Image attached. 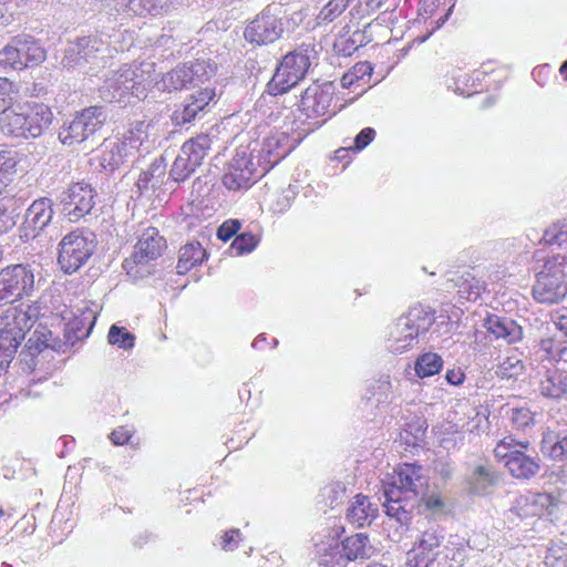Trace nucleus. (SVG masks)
I'll list each match as a JSON object with an SVG mask.
<instances>
[{
    "instance_id": "1",
    "label": "nucleus",
    "mask_w": 567,
    "mask_h": 567,
    "mask_svg": "<svg viewBox=\"0 0 567 567\" xmlns=\"http://www.w3.org/2000/svg\"><path fill=\"white\" fill-rule=\"evenodd\" d=\"M382 484L388 536L400 543L409 530L414 509L426 494L429 476L422 466L404 463L388 473Z\"/></svg>"
},
{
    "instance_id": "2",
    "label": "nucleus",
    "mask_w": 567,
    "mask_h": 567,
    "mask_svg": "<svg viewBox=\"0 0 567 567\" xmlns=\"http://www.w3.org/2000/svg\"><path fill=\"white\" fill-rule=\"evenodd\" d=\"M151 124L137 121L131 124L122 140L105 138L100 147V166L113 173L127 163H134L154 147L155 140L151 137Z\"/></svg>"
},
{
    "instance_id": "3",
    "label": "nucleus",
    "mask_w": 567,
    "mask_h": 567,
    "mask_svg": "<svg viewBox=\"0 0 567 567\" xmlns=\"http://www.w3.org/2000/svg\"><path fill=\"white\" fill-rule=\"evenodd\" d=\"M154 73L155 63L153 62L124 64L105 76L104 84L100 90L101 95L105 100L118 102L127 95L141 99L152 86Z\"/></svg>"
},
{
    "instance_id": "4",
    "label": "nucleus",
    "mask_w": 567,
    "mask_h": 567,
    "mask_svg": "<svg viewBox=\"0 0 567 567\" xmlns=\"http://www.w3.org/2000/svg\"><path fill=\"white\" fill-rule=\"evenodd\" d=\"M434 321L433 311L422 306L412 307L389 326L388 349L396 354L410 350L419 342L420 334L425 333Z\"/></svg>"
},
{
    "instance_id": "5",
    "label": "nucleus",
    "mask_w": 567,
    "mask_h": 567,
    "mask_svg": "<svg viewBox=\"0 0 567 567\" xmlns=\"http://www.w3.org/2000/svg\"><path fill=\"white\" fill-rule=\"evenodd\" d=\"M494 454L516 478L528 480L540 470L539 458L530 450L528 441L506 436L496 444Z\"/></svg>"
},
{
    "instance_id": "6",
    "label": "nucleus",
    "mask_w": 567,
    "mask_h": 567,
    "mask_svg": "<svg viewBox=\"0 0 567 567\" xmlns=\"http://www.w3.org/2000/svg\"><path fill=\"white\" fill-rule=\"evenodd\" d=\"M567 295V257L548 258L537 274L533 296L540 303H557Z\"/></svg>"
},
{
    "instance_id": "7",
    "label": "nucleus",
    "mask_w": 567,
    "mask_h": 567,
    "mask_svg": "<svg viewBox=\"0 0 567 567\" xmlns=\"http://www.w3.org/2000/svg\"><path fill=\"white\" fill-rule=\"evenodd\" d=\"M313 49L310 45H300L288 52L279 63L269 83L272 94H284L298 84L307 74L311 65Z\"/></svg>"
},
{
    "instance_id": "8",
    "label": "nucleus",
    "mask_w": 567,
    "mask_h": 567,
    "mask_svg": "<svg viewBox=\"0 0 567 567\" xmlns=\"http://www.w3.org/2000/svg\"><path fill=\"white\" fill-rule=\"evenodd\" d=\"M93 233L76 229L65 235L59 244L58 262L65 274L78 271L95 250Z\"/></svg>"
},
{
    "instance_id": "9",
    "label": "nucleus",
    "mask_w": 567,
    "mask_h": 567,
    "mask_svg": "<svg viewBox=\"0 0 567 567\" xmlns=\"http://www.w3.org/2000/svg\"><path fill=\"white\" fill-rule=\"evenodd\" d=\"M34 285V269L30 265L17 264L1 269L0 306L31 296Z\"/></svg>"
},
{
    "instance_id": "10",
    "label": "nucleus",
    "mask_w": 567,
    "mask_h": 567,
    "mask_svg": "<svg viewBox=\"0 0 567 567\" xmlns=\"http://www.w3.org/2000/svg\"><path fill=\"white\" fill-rule=\"evenodd\" d=\"M284 9L280 3L268 4L246 27L245 39L257 45L268 44L277 41L284 33Z\"/></svg>"
},
{
    "instance_id": "11",
    "label": "nucleus",
    "mask_w": 567,
    "mask_h": 567,
    "mask_svg": "<svg viewBox=\"0 0 567 567\" xmlns=\"http://www.w3.org/2000/svg\"><path fill=\"white\" fill-rule=\"evenodd\" d=\"M107 117L103 106H90L80 112L68 125L59 132L62 144L72 146L86 141L97 132Z\"/></svg>"
},
{
    "instance_id": "12",
    "label": "nucleus",
    "mask_w": 567,
    "mask_h": 567,
    "mask_svg": "<svg viewBox=\"0 0 567 567\" xmlns=\"http://www.w3.org/2000/svg\"><path fill=\"white\" fill-rule=\"evenodd\" d=\"M215 72L216 68L210 62L196 60L167 72L157 85L167 91L189 89L205 83Z\"/></svg>"
},
{
    "instance_id": "13",
    "label": "nucleus",
    "mask_w": 567,
    "mask_h": 567,
    "mask_svg": "<svg viewBox=\"0 0 567 567\" xmlns=\"http://www.w3.org/2000/svg\"><path fill=\"white\" fill-rule=\"evenodd\" d=\"M212 146V138L207 134L197 135L185 142L175 158L169 177L175 183L184 182L202 164Z\"/></svg>"
},
{
    "instance_id": "14",
    "label": "nucleus",
    "mask_w": 567,
    "mask_h": 567,
    "mask_svg": "<svg viewBox=\"0 0 567 567\" xmlns=\"http://www.w3.org/2000/svg\"><path fill=\"white\" fill-rule=\"evenodd\" d=\"M254 159V154L246 148L237 150L224 173V186L233 192L249 188L256 178L265 174Z\"/></svg>"
},
{
    "instance_id": "15",
    "label": "nucleus",
    "mask_w": 567,
    "mask_h": 567,
    "mask_svg": "<svg viewBox=\"0 0 567 567\" xmlns=\"http://www.w3.org/2000/svg\"><path fill=\"white\" fill-rule=\"evenodd\" d=\"M334 536L331 540L326 544H317L318 551L322 553L324 556H331V560L324 559V564L333 563L334 557L339 555L340 557L336 559V564H340V559L346 558L347 560H357V559H365L369 558L372 554V546L370 545L369 538L364 534H355L353 536L347 537L341 544L336 539V536L339 535V528L333 530Z\"/></svg>"
},
{
    "instance_id": "16",
    "label": "nucleus",
    "mask_w": 567,
    "mask_h": 567,
    "mask_svg": "<svg viewBox=\"0 0 567 567\" xmlns=\"http://www.w3.org/2000/svg\"><path fill=\"white\" fill-rule=\"evenodd\" d=\"M59 202L69 220L78 221L93 209L95 193L89 184L75 183L60 195Z\"/></svg>"
},
{
    "instance_id": "17",
    "label": "nucleus",
    "mask_w": 567,
    "mask_h": 567,
    "mask_svg": "<svg viewBox=\"0 0 567 567\" xmlns=\"http://www.w3.org/2000/svg\"><path fill=\"white\" fill-rule=\"evenodd\" d=\"M165 248V240L156 228L150 227L143 231L134 247V252L123 262V267L130 274L133 266L146 265L159 257Z\"/></svg>"
},
{
    "instance_id": "18",
    "label": "nucleus",
    "mask_w": 567,
    "mask_h": 567,
    "mask_svg": "<svg viewBox=\"0 0 567 567\" xmlns=\"http://www.w3.org/2000/svg\"><path fill=\"white\" fill-rule=\"evenodd\" d=\"M333 94L332 82H315L302 92L300 107L308 117L323 116L330 113Z\"/></svg>"
},
{
    "instance_id": "19",
    "label": "nucleus",
    "mask_w": 567,
    "mask_h": 567,
    "mask_svg": "<svg viewBox=\"0 0 567 567\" xmlns=\"http://www.w3.org/2000/svg\"><path fill=\"white\" fill-rule=\"evenodd\" d=\"M558 501L547 493L523 495L517 498L513 511L520 518L554 517L558 512Z\"/></svg>"
},
{
    "instance_id": "20",
    "label": "nucleus",
    "mask_w": 567,
    "mask_h": 567,
    "mask_svg": "<svg viewBox=\"0 0 567 567\" xmlns=\"http://www.w3.org/2000/svg\"><path fill=\"white\" fill-rule=\"evenodd\" d=\"M292 150L289 137L285 133H275L264 140L258 154V165L264 173L268 172L280 159L286 157Z\"/></svg>"
},
{
    "instance_id": "21",
    "label": "nucleus",
    "mask_w": 567,
    "mask_h": 567,
    "mask_svg": "<svg viewBox=\"0 0 567 567\" xmlns=\"http://www.w3.org/2000/svg\"><path fill=\"white\" fill-rule=\"evenodd\" d=\"M20 114L25 120L27 137H39L49 128L53 114L50 107L43 103H28L19 106Z\"/></svg>"
},
{
    "instance_id": "22",
    "label": "nucleus",
    "mask_w": 567,
    "mask_h": 567,
    "mask_svg": "<svg viewBox=\"0 0 567 567\" xmlns=\"http://www.w3.org/2000/svg\"><path fill=\"white\" fill-rule=\"evenodd\" d=\"M486 330L506 343H515L523 338V329L513 319L497 315H488L484 320Z\"/></svg>"
},
{
    "instance_id": "23",
    "label": "nucleus",
    "mask_w": 567,
    "mask_h": 567,
    "mask_svg": "<svg viewBox=\"0 0 567 567\" xmlns=\"http://www.w3.org/2000/svg\"><path fill=\"white\" fill-rule=\"evenodd\" d=\"M498 474L488 462L474 466L467 478L468 489L475 495H486L498 483Z\"/></svg>"
},
{
    "instance_id": "24",
    "label": "nucleus",
    "mask_w": 567,
    "mask_h": 567,
    "mask_svg": "<svg viewBox=\"0 0 567 567\" xmlns=\"http://www.w3.org/2000/svg\"><path fill=\"white\" fill-rule=\"evenodd\" d=\"M166 167L167 165L164 157L159 156L156 157L146 169H143L135 184L140 194L158 189L165 182Z\"/></svg>"
},
{
    "instance_id": "25",
    "label": "nucleus",
    "mask_w": 567,
    "mask_h": 567,
    "mask_svg": "<svg viewBox=\"0 0 567 567\" xmlns=\"http://www.w3.org/2000/svg\"><path fill=\"white\" fill-rule=\"evenodd\" d=\"M53 217L52 200L47 197L34 200L27 209L25 225L33 230L44 229Z\"/></svg>"
},
{
    "instance_id": "26",
    "label": "nucleus",
    "mask_w": 567,
    "mask_h": 567,
    "mask_svg": "<svg viewBox=\"0 0 567 567\" xmlns=\"http://www.w3.org/2000/svg\"><path fill=\"white\" fill-rule=\"evenodd\" d=\"M14 38L17 48L19 49V60H21L22 69L38 65L44 61L45 51L32 37L18 35Z\"/></svg>"
},
{
    "instance_id": "27",
    "label": "nucleus",
    "mask_w": 567,
    "mask_h": 567,
    "mask_svg": "<svg viewBox=\"0 0 567 567\" xmlns=\"http://www.w3.org/2000/svg\"><path fill=\"white\" fill-rule=\"evenodd\" d=\"M94 43L97 42L92 38H79L75 42L70 43L61 61L62 66L69 70L80 69L84 72L92 71L91 66L86 69L82 52L87 47L95 49Z\"/></svg>"
},
{
    "instance_id": "28",
    "label": "nucleus",
    "mask_w": 567,
    "mask_h": 567,
    "mask_svg": "<svg viewBox=\"0 0 567 567\" xmlns=\"http://www.w3.org/2000/svg\"><path fill=\"white\" fill-rule=\"evenodd\" d=\"M117 11L131 12L136 16L162 14L168 8L167 0H114Z\"/></svg>"
},
{
    "instance_id": "29",
    "label": "nucleus",
    "mask_w": 567,
    "mask_h": 567,
    "mask_svg": "<svg viewBox=\"0 0 567 567\" xmlns=\"http://www.w3.org/2000/svg\"><path fill=\"white\" fill-rule=\"evenodd\" d=\"M377 508H374L364 495L358 494L354 496L353 502L347 509V518L350 523L358 527H363L371 524L375 516Z\"/></svg>"
},
{
    "instance_id": "30",
    "label": "nucleus",
    "mask_w": 567,
    "mask_h": 567,
    "mask_svg": "<svg viewBox=\"0 0 567 567\" xmlns=\"http://www.w3.org/2000/svg\"><path fill=\"white\" fill-rule=\"evenodd\" d=\"M39 316L40 307L37 303L21 305L19 308H14L12 321L8 322L7 326L17 331L19 330L24 339L25 333L31 330Z\"/></svg>"
},
{
    "instance_id": "31",
    "label": "nucleus",
    "mask_w": 567,
    "mask_h": 567,
    "mask_svg": "<svg viewBox=\"0 0 567 567\" xmlns=\"http://www.w3.org/2000/svg\"><path fill=\"white\" fill-rule=\"evenodd\" d=\"M0 131L3 135L10 137H27L25 120L20 114V110L10 109L9 106L0 112Z\"/></svg>"
},
{
    "instance_id": "32",
    "label": "nucleus",
    "mask_w": 567,
    "mask_h": 567,
    "mask_svg": "<svg viewBox=\"0 0 567 567\" xmlns=\"http://www.w3.org/2000/svg\"><path fill=\"white\" fill-rule=\"evenodd\" d=\"M206 257L205 249L198 241L184 245L179 250V259L177 262V272L183 275L193 267L203 262Z\"/></svg>"
},
{
    "instance_id": "33",
    "label": "nucleus",
    "mask_w": 567,
    "mask_h": 567,
    "mask_svg": "<svg viewBox=\"0 0 567 567\" xmlns=\"http://www.w3.org/2000/svg\"><path fill=\"white\" fill-rule=\"evenodd\" d=\"M539 392L548 399H560L567 393L566 378L558 371H548L539 384Z\"/></svg>"
},
{
    "instance_id": "34",
    "label": "nucleus",
    "mask_w": 567,
    "mask_h": 567,
    "mask_svg": "<svg viewBox=\"0 0 567 567\" xmlns=\"http://www.w3.org/2000/svg\"><path fill=\"white\" fill-rule=\"evenodd\" d=\"M373 68L370 62L363 61L354 64L340 80L342 87H351L354 84H368L372 76Z\"/></svg>"
},
{
    "instance_id": "35",
    "label": "nucleus",
    "mask_w": 567,
    "mask_h": 567,
    "mask_svg": "<svg viewBox=\"0 0 567 567\" xmlns=\"http://www.w3.org/2000/svg\"><path fill=\"white\" fill-rule=\"evenodd\" d=\"M104 33L101 34H94V35H87L86 38L95 39L97 43H94L95 49L87 47L85 50H83V59L85 62V66L87 64L92 65H100L101 62H104L105 53H109L110 47L112 42L105 41L103 38Z\"/></svg>"
},
{
    "instance_id": "36",
    "label": "nucleus",
    "mask_w": 567,
    "mask_h": 567,
    "mask_svg": "<svg viewBox=\"0 0 567 567\" xmlns=\"http://www.w3.org/2000/svg\"><path fill=\"white\" fill-rule=\"evenodd\" d=\"M23 340V334L6 324L0 329V348L4 360H12L18 347Z\"/></svg>"
},
{
    "instance_id": "37",
    "label": "nucleus",
    "mask_w": 567,
    "mask_h": 567,
    "mask_svg": "<svg viewBox=\"0 0 567 567\" xmlns=\"http://www.w3.org/2000/svg\"><path fill=\"white\" fill-rule=\"evenodd\" d=\"M443 368L442 358L434 352L420 355L415 362V372L420 378H427L439 373Z\"/></svg>"
},
{
    "instance_id": "38",
    "label": "nucleus",
    "mask_w": 567,
    "mask_h": 567,
    "mask_svg": "<svg viewBox=\"0 0 567 567\" xmlns=\"http://www.w3.org/2000/svg\"><path fill=\"white\" fill-rule=\"evenodd\" d=\"M365 44V35L363 31L357 30L349 37L341 35L333 44L334 51L343 56H350L360 47Z\"/></svg>"
},
{
    "instance_id": "39",
    "label": "nucleus",
    "mask_w": 567,
    "mask_h": 567,
    "mask_svg": "<svg viewBox=\"0 0 567 567\" xmlns=\"http://www.w3.org/2000/svg\"><path fill=\"white\" fill-rule=\"evenodd\" d=\"M443 540V532L439 528H431L422 534L416 545L422 550L434 554V557L436 558L441 553L439 548L441 547Z\"/></svg>"
},
{
    "instance_id": "40",
    "label": "nucleus",
    "mask_w": 567,
    "mask_h": 567,
    "mask_svg": "<svg viewBox=\"0 0 567 567\" xmlns=\"http://www.w3.org/2000/svg\"><path fill=\"white\" fill-rule=\"evenodd\" d=\"M352 0H330L317 16L318 24H328L340 17Z\"/></svg>"
},
{
    "instance_id": "41",
    "label": "nucleus",
    "mask_w": 567,
    "mask_h": 567,
    "mask_svg": "<svg viewBox=\"0 0 567 567\" xmlns=\"http://www.w3.org/2000/svg\"><path fill=\"white\" fill-rule=\"evenodd\" d=\"M509 417L513 427L524 431L534 424V414L528 408H511L505 411Z\"/></svg>"
},
{
    "instance_id": "42",
    "label": "nucleus",
    "mask_w": 567,
    "mask_h": 567,
    "mask_svg": "<svg viewBox=\"0 0 567 567\" xmlns=\"http://www.w3.org/2000/svg\"><path fill=\"white\" fill-rule=\"evenodd\" d=\"M107 339L111 344L128 350L134 347L135 336L125 328L113 324L109 330Z\"/></svg>"
},
{
    "instance_id": "43",
    "label": "nucleus",
    "mask_w": 567,
    "mask_h": 567,
    "mask_svg": "<svg viewBox=\"0 0 567 567\" xmlns=\"http://www.w3.org/2000/svg\"><path fill=\"white\" fill-rule=\"evenodd\" d=\"M19 162L18 153L10 148L0 150V179L9 183V176L16 172Z\"/></svg>"
},
{
    "instance_id": "44",
    "label": "nucleus",
    "mask_w": 567,
    "mask_h": 567,
    "mask_svg": "<svg viewBox=\"0 0 567 567\" xmlns=\"http://www.w3.org/2000/svg\"><path fill=\"white\" fill-rule=\"evenodd\" d=\"M52 332L47 327L39 324L28 340L29 348L35 349L37 351L53 348L54 343L52 342Z\"/></svg>"
},
{
    "instance_id": "45",
    "label": "nucleus",
    "mask_w": 567,
    "mask_h": 567,
    "mask_svg": "<svg viewBox=\"0 0 567 567\" xmlns=\"http://www.w3.org/2000/svg\"><path fill=\"white\" fill-rule=\"evenodd\" d=\"M465 546L458 537L451 538L443 549L445 558L452 561L451 566H461L465 560Z\"/></svg>"
},
{
    "instance_id": "46",
    "label": "nucleus",
    "mask_w": 567,
    "mask_h": 567,
    "mask_svg": "<svg viewBox=\"0 0 567 567\" xmlns=\"http://www.w3.org/2000/svg\"><path fill=\"white\" fill-rule=\"evenodd\" d=\"M524 363L520 359L516 357H508L499 363L496 374L503 379H513L520 375L524 372Z\"/></svg>"
},
{
    "instance_id": "47",
    "label": "nucleus",
    "mask_w": 567,
    "mask_h": 567,
    "mask_svg": "<svg viewBox=\"0 0 567 567\" xmlns=\"http://www.w3.org/2000/svg\"><path fill=\"white\" fill-rule=\"evenodd\" d=\"M542 451L556 460L564 456L567 457V434L561 439L553 441L550 435L544 437L542 442Z\"/></svg>"
},
{
    "instance_id": "48",
    "label": "nucleus",
    "mask_w": 567,
    "mask_h": 567,
    "mask_svg": "<svg viewBox=\"0 0 567 567\" xmlns=\"http://www.w3.org/2000/svg\"><path fill=\"white\" fill-rule=\"evenodd\" d=\"M463 413L467 415V421L464 422H456L452 425V429H454L455 432H474L482 422V416L478 412L475 411V409L471 408L467 404L461 405Z\"/></svg>"
},
{
    "instance_id": "49",
    "label": "nucleus",
    "mask_w": 567,
    "mask_h": 567,
    "mask_svg": "<svg viewBox=\"0 0 567 567\" xmlns=\"http://www.w3.org/2000/svg\"><path fill=\"white\" fill-rule=\"evenodd\" d=\"M0 65L10 66L12 69L22 70L21 60H19V49L16 44V38H13L1 51H0Z\"/></svg>"
},
{
    "instance_id": "50",
    "label": "nucleus",
    "mask_w": 567,
    "mask_h": 567,
    "mask_svg": "<svg viewBox=\"0 0 567 567\" xmlns=\"http://www.w3.org/2000/svg\"><path fill=\"white\" fill-rule=\"evenodd\" d=\"M435 560L434 554L422 550L416 544L408 551V567H430Z\"/></svg>"
},
{
    "instance_id": "51",
    "label": "nucleus",
    "mask_w": 567,
    "mask_h": 567,
    "mask_svg": "<svg viewBox=\"0 0 567 567\" xmlns=\"http://www.w3.org/2000/svg\"><path fill=\"white\" fill-rule=\"evenodd\" d=\"M542 240L546 245H563L567 243V224L556 223L547 228Z\"/></svg>"
},
{
    "instance_id": "52",
    "label": "nucleus",
    "mask_w": 567,
    "mask_h": 567,
    "mask_svg": "<svg viewBox=\"0 0 567 567\" xmlns=\"http://www.w3.org/2000/svg\"><path fill=\"white\" fill-rule=\"evenodd\" d=\"M257 238L250 233L237 235L231 244V249L236 255H244L251 252L257 246Z\"/></svg>"
},
{
    "instance_id": "53",
    "label": "nucleus",
    "mask_w": 567,
    "mask_h": 567,
    "mask_svg": "<svg viewBox=\"0 0 567 567\" xmlns=\"http://www.w3.org/2000/svg\"><path fill=\"white\" fill-rule=\"evenodd\" d=\"M545 564L549 567H567V545L549 548Z\"/></svg>"
},
{
    "instance_id": "54",
    "label": "nucleus",
    "mask_w": 567,
    "mask_h": 567,
    "mask_svg": "<svg viewBox=\"0 0 567 567\" xmlns=\"http://www.w3.org/2000/svg\"><path fill=\"white\" fill-rule=\"evenodd\" d=\"M200 111V106L195 105L192 101L186 103L182 110L174 112L172 118L176 125H183L192 122L197 113Z\"/></svg>"
},
{
    "instance_id": "55",
    "label": "nucleus",
    "mask_w": 567,
    "mask_h": 567,
    "mask_svg": "<svg viewBox=\"0 0 567 567\" xmlns=\"http://www.w3.org/2000/svg\"><path fill=\"white\" fill-rule=\"evenodd\" d=\"M240 221L238 219H229L224 221L217 230L218 239L228 241L240 229Z\"/></svg>"
},
{
    "instance_id": "56",
    "label": "nucleus",
    "mask_w": 567,
    "mask_h": 567,
    "mask_svg": "<svg viewBox=\"0 0 567 567\" xmlns=\"http://www.w3.org/2000/svg\"><path fill=\"white\" fill-rule=\"evenodd\" d=\"M375 137V131L371 127H365L354 138L353 150L362 151L365 148Z\"/></svg>"
},
{
    "instance_id": "57",
    "label": "nucleus",
    "mask_w": 567,
    "mask_h": 567,
    "mask_svg": "<svg viewBox=\"0 0 567 567\" xmlns=\"http://www.w3.org/2000/svg\"><path fill=\"white\" fill-rule=\"evenodd\" d=\"M539 348L553 360H556L557 355L561 351L560 343L551 338L542 339Z\"/></svg>"
},
{
    "instance_id": "58",
    "label": "nucleus",
    "mask_w": 567,
    "mask_h": 567,
    "mask_svg": "<svg viewBox=\"0 0 567 567\" xmlns=\"http://www.w3.org/2000/svg\"><path fill=\"white\" fill-rule=\"evenodd\" d=\"M132 433L126 426H118L112 431L110 439L115 445H123L130 441Z\"/></svg>"
},
{
    "instance_id": "59",
    "label": "nucleus",
    "mask_w": 567,
    "mask_h": 567,
    "mask_svg": "<svg viewBox=\"0 0 567 567\" xmlns=\"http://www.w3.org/2000/svg\"><path fill=\"white\" fill-rule=\"evenodd\" d=\"M215 92L210 89H204L203 91L197 92L190 96V101L200 106V111L205 109L209 104V102L214 99Z\"/></svg>"
},
{
    "instance_id": "60",
    "label": "nucleus",
    "mask_w": 567,
    "mask_h": 567,
    "mask_svg": "<svg viewBox=\"0 0 567 567\" xmlns=\"http://www.w3.org/2000/svg\"><path fill=\"white\" fill-rule=\"evenodd\" d=\"M239 537H240L239 529H230L229 532H226L221 536V547H223V549H225V550H233L237 546V544L239 542Z\"/></svg>"
},
{
    "instance_id": "61",
    "label": "nucleus",
    "mask_w": 567,
    "mask_h": 567,
    "mask_svg": "<svg viewBox=\"0 0 567 567\" xmlns=\"http://www.w3.org/2000/svg\"><path fill=\"white\" fill-rule=\"evenodd\" d=\"M422 499H424L425 507L433 513H441L445 507L444 501L437 494L424 496Z\"/></svg>"
},
{
    "instance_id": "62",
    "label": "nucleus",
    "mask_w": 567,
    "mask_h": 567,
    "mask_svg": "<svg viewBox=\"0 0 567 567\" xmlns=\"http://www.w3.org/2000/svg\"><path fill=\"white\" fill-rule=\"evenodd\" d=\"M11 83L6 78H0V112L4 111L10 104V91Z\"/></svg>"
},
{
    "instance_id": "63",
    "label": "nucleus",
    "mask_w": 567,
    "mask_h": 567,
    "mask_svg": "<svg viewBox=\"0 0 567 567\" xmlns=\"http://www.w3.org/2000/svg\"><path fill=\"white\" fill-rule=\"evenodd\" d=\"M16 225L13 216L0 206V235Z\"/></svg>"
},
{
    "instance_id": "64",
    "label": "nucleus",
    "mask_w": 567,
    "mask_h": 567,
    "mask_svg": "<svg viewBox=\"0 0 567 567\" xmlns=\"http://www.w3.org/2000/svg\"><path fill=\"white\" fill-rule=\"evenodd\" d=\"M454 467L449 461H437L435 463V472L443 478L449 480L453 475Z\"/></svg>"
}]
</instances>
